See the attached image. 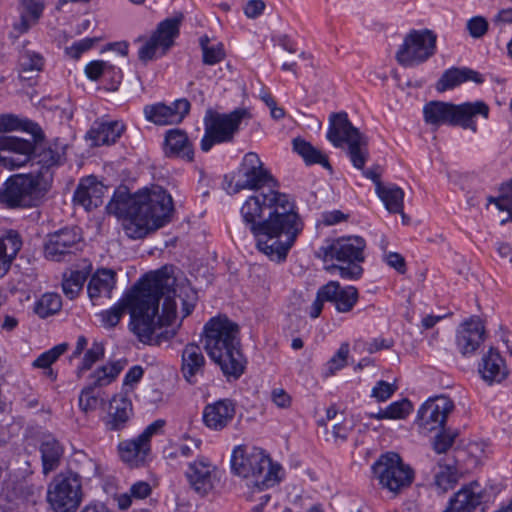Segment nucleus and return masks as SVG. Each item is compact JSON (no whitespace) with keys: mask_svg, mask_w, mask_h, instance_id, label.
Here are the masks:
<instances>
[{"mask_svg":"<svg viewBox=\"0 0 512 512\" xmlns=\"http://www.w3.org/2000/svg\"><path fill=\"white\" fill-rule=\"evenodd\" d=\"M237 188L268 192L250 196L240 212L249 226L260 252L272 261H283L303 229V223L288 195L276 190L278 182L264 167L259 156L247 153L239 169Z\"/></svg>","mask_w":512,"mask_h":512,"instance_id":"obj_1","label":"nucleus"},{"mask_svg":"<svg viewBox=\"0 0 512 512\" xmlns=\"http://www.w3.org/2000/svg\"><path fill=\"white\" fill-rule=\"evenodd\" d=\"M176 279L163 267L139 280L112 308L100 314L108 328L115 327L127 310L130 330L146 345L159 346L175 337L177 328L174 289Z\"/></svg>","mask_w":512,"mask_h":512,"instance_id":"obj_2","label":"nucleus"},{"mask_svg":"<svg viewBox=\"0 0 512 512\" xmlns=\"http://www.w3.org/2000/svg\"><path fill=\"white\" fill-rule=\"evenodd\" d=\"M106 211L122 220L129 238L141 239L168 223L174 207L171 195L160 186L144 189L134 195L122 186L114 192Z\"/></svg>","mask_w":512,"mask_h":512,"instance_id":"obj_3","label":"nucleus"},{"mask_svg":"<svg viewBox=\"0 0 512 512\" xmlns=\"http://www.w3.org/2000/svg\"><path fill=\"white\" fill-rule=\"evenodd\" d=\"M204 348L227 379L244 373L246 359L241 351L239 327L227 317L210 319L204 326Z\"/></svg>","mask_w":512,"mask_h":512,"instance_id":"obj_4","label":"nucleus"},{"mask_svg":"<svg viewBox=\"0 0 512 512\" xmlns=\"http://www.w3.org/2000/svg\"><path fill=\"white\" fill-rule=\"evenodd\" d=\"M231 468L259 490L273 487L282 479V467L257 447L237 446L231 455Z\"/></svg>","mask_w":512,"mask_h":512,"instance_id":"obj_5","label":"nucleus"},{"mask_svg":"<svg viewBox=\"0 0 512 512\" xmlns=\"http://www.w3.org/2000/svg\"><path fill=\"white\" fill-rule=\"evenodd\" d=\"M490 108L484 101L453 104L444 101H430L423 107L426 124L439 128L442 125L459 126L473 133L477 132L476 119L487 120Z\"/></svg>","mask_w":512,"mask_h":512,"instance_id":"obj_6","label":"nucleus"},{"mask_svg":"<svg viewBox=\"0 0 512 512\" xmlns=\"http://www.w3.org/2000/svg\"><path fill=\"white\" fill-rule=\"evenodd\" d=\"M50 188V176L47 173L16 174L9 177L0 189V202L9 208L31 207Z\"/></svg>","mask_w":512,"mask_h":512,"instance_id":"obj_7","label":"nucleus"},{"mask_svg":"<svg viewBox=\"0 0 512 512\" xmlns=\"http://www.w3.org/2000/svg\"><path fill=\"white\" fill-rule=\"evenodd\" d=\"M327 139L335 147L347 144L352 165L356 169L364 168L369 157L368 137L352 125L345 112L332 114Z\"/></svg>","mask_w":512,"mask_h":512,"instance_id":"obj_8","label":"nucleus"},{"mask_svg":"<svg viewBox=\"0 0 512 512\" xmlns=\"http://www.w3.org/2000/svg\"><path fill=\"white\" fill-rule=\"evenodd\" d=\"M251 118L246 108H237L230 113L208 111L204 117L205 133L201 139V150L208 152L215 144L233 141L243 120Z\"/></svg>","mask_w":512,"mask_h":512,"instance_id":"obj_9","label":"nucleus"},{"mask_svg":"<svg viewBox=\"0 0 512 512\" xmlns=\"http://www.w3.org/2000/svg\"><path fill=\"white\" fill-rule=\"evenodd\" d=\"M82 501L81 477L63 471L53 477L47 488V502L54 512H75Z\"/></svg>","mask_w":512,"mask_h":512,"instance_id":"obj_10","label":"nucleus"},{"mask_svg":"<svg viewBox=\"0 0 512 512\" xmlns=\"http://www.w3.org/2000/svg\"><path fill=\"white\" fill-rule=\"evenodd\" d=\"M372 469L381 487L395 495L408 488L415 476L414 470L394 452L381 455Z\"/></svg>","mask_w":512,"mask_h":512,"instance_id":"obj_11","label":"nucleus"},{"mask_svg":"<svg viewBox=\"0 0 512 512\" xmlns=\"http://www.w3.org/2000/svg\"><path fill=\"white\" fill-rule=\"evenodd\" d=\"M19 120L12 115L0 116V164L8 169L19 168L29 159L33 151L31 142L6 132L18 129Z\"/></svg>","mask_w":512,"mask_h":512,"instance_id":"obj_12","label":"nucleus"},{"mask_svg":"<svg viewBox=\"0 0 512 512\" xmlns=\"http://www.w3.org/2000/svg\"><path fill=\"white\" fill-rule=\"evenodd\" d=\"M436 41V34L429 29L411 30L405 35L395 58L406 68L423 64L435 54Z\"/></svg>","mask_w":512,"mask_h":512,"instance_id":"obj_13","label":"nucleus"},{"mask_svg":"<svg viewBox=\"0 0 512 512\" xmlns=\"http://www.w3.org/2000/svg\"><path fill=\"white\" fill-rule=\"evenodd\" d=\"M127 364V360H118L108 365H103L96 369L91 375V383L85 386L79 395V407L89 413L95 411L104 400L100 398L96 388L104 387L112 383Z\"/></svg>","mask_w":512,"mask_h":512,"instance_id":"obj_14","label":"nucleus"},{"mask_svg":"<svg viewBox=\"0 0 512 512\" xmlns=\"http://www.w3.org/2000/svg\"><path fill=\"white\" fill-rule=\"evenodd\" d=\"M182 16L179 18H167L160 22L155 32L151 35L138 51V57L142 62L152 60L159 49L165 54L174 44V39L179 35V27Z\"/></svg>","mask_w":512,"mask_h":512,"instance_id":"obj_15","label":"nucleus"},{"mask_svg":"<svg viewBox=\"0 0 512 512\" xmlns=\"http://www.w3.org/2000/svg\"><path fill=\"white\" fill-rule=\"evenodd\" d=\"M365 240L360 236L341 237L333 240L319 250L324 262L337 260L346 263H361L364 261Z\"/></svg>","mask_w":512,"mask_h":512,"instance_id":"obj_16","label":"nucleus"},{"mask_svg":"<svg viewBox=\"0 0 512 512\" xmlns=\"http://www.w3.org/2000/svg\"><path fill=\"white\" fill-rule=\"evenodd\" d=\"M453 409V401L446 396L429 399L418 410V425L427 432L443 429L447 417Z\"/></svg>","mask_w":512,"mask_h":512,"instance_id":"obj_17","label":"nucleus"},{"mask_svg":"<svg viewBox=\"0 0 512 512\" xmlns=\"http://www.w3.org/2000/svg\"><path fill=\"white\" fill-rule=\"evenodd\" d=\"M190 487L200 496H206L219 481L217 467L207 458L189 463L185 472Z\"/></svg>","mask_w":512,"mask_h":512,"instance_id":"obj_18","label":"nucleus"},{"mask_svg":"<svg viewBox=\"0 0 512 512\" xmlns=\"http://www.w3.org/2000/svg\"><path fill=\"white\" fill-rule=\"evenodd\" d=\"M486 336L485 326L478 316L463 321L456 331V347L465 357L475 354Z\"/></svg>","mask_w":512,"mask_h":512,"instance_id":"obj_19","label":"nucleus"},{"mask_svg":"<svg viewBox=\"0 0 512 512\" xmlns=\"http://www.w3.org/2000/svg\"><path fill=\"white\" fill-rule=\"evenodd\" d=\"M190 102L185 99H178L170 105L156 103L144 107L146 119L156 125H172L181 123L190 111Z\"/></svg>","mask_w":512,"mask_h":512,"instance_id":"obj_20","label":"nucleus"},{"mask_svg":"<svg viewBox=\"0 0 512 512\" xmlns=\"http://www.w3.org/2000/svg\"><path fill=\"white\" fill-rule=\"evenodd\" d=\"M80 235L75 228H64L48 236L44 251L46 258L61 261L65 255L78 250Z\"/></svg>","mask_w":512,"mask_h":512,"instance_id":"obj_21","label":"nucleus"},{"mask_svg":"<svg viewBox=\"0 0 512 512\" xmlns=\"http://www.w3.org/2000/svg\"><path fill=\"white\" fill-rule=\"evenodd\" d=\"M478 373L486 384L494 385L502 383L508 377L509 370L499 351L490 347L480 359Z\"/></svg>","mask_w":512,"mask_h":512,"instance_id":"obj_22","label":"nucleus"},{"mask_svg":"<svg viewBox=\"0 0 512 512\" xmlns=\"http://www.w3.org/2000/svg\"><path fill=\"white\" fill-rule=\"evenodd\" d=\"M235 414V403L231 399H220L204 407L202 419L207 428L221 431L232 422Z\"/></svg>","mask_w":512,"mask_h":512,"instance_id":"obj_23","label":"nucleus"},{"mask_svg":"<svg viewBox=\"0 0 512 512\" xmlns=\"http://www.w3.org/2000/svg\"><path fill=\"white\" fill-rule=\"evenodd\" d=\"M206 359L199 345L189 343L185 345L181 354L180 371L189 384H196L203 377Z\"/></svg>","mask_w":512,"mask_h":512,"instance_id":"obj_24","label":"nucleus"},{"mask_svg":"<svg viewBox=\"0 0 512 512\" xmlns=\"http://www.w3.org/2000/svg\"><path fill=\"white\" fill-rule=\"evenodd\" d=\"M107 188L94 176L83 179L74 193V202L89 211L103 203Z\"/></svg>","mask_w":512,"mask_h":512,"instance_id":"obj_25","label":"nucleus"},{"mask_svg":"<svg viewBox=\"0 0 512 512\" xmlns=\"http://www.w3.org/2000/svg\"><path fill=\"white\" fill-rule=\"evenodd\" d=\"M124 131V125L118 121H95L86 132L85 140L91 147L114 144Z\"/></svg>","mask_w":512,"mask_h":512,"instance_id":"obj_26","label":"nucleus"},{"mask_svg":"<svg viewBox=\"0 0 512 512\" xmlns=\"http://www.w3.org/2000/svg\"><path fill=\"white\" fill-rule=\"evenodd\" d=\"M466 81H473L477 84L484 82L483 76L470 68H450L446 70L436 83L438 92L453 89Z\"/></svg>","mask_w":512,"mask_h":512,"instance_id":"obj_27","label":"nucleus"},{"mask_svg":"<svg viewBox=\"0 0 512 512\" xmlns=\"http://www.w3.org/2000/svg\"><path fill=\"white\" fill-rule=\"evenodd\" d=\"M166 154L186 161H192L194 150L187 133L181 129H171L165 135Z\"/></svg>","mask_w":512,"mask_h":512,"instance_id":"obj_28","label":"nucleus"},{"mask_svg":"<svg viewBox=\"0 0 512 512\" xmlns=\"http://www.w3.org/2000/svg\"><path fill=\"white\" fill-rule=\"evenodd\" d=\"M132 414V404L124 396H114L109 405L105 425L110 431H118L125 427Z\"/></svg>","mask_w":512,"mask_h":512,"instance_id":"obj_29","label":"nucleus"},{"mask_svg":"<svg viewBox=\"0 0 512 512\" xmlns=\"http://www.w3.org/2000/svg\"><path fill=\"white\" fill-rule=\"evenodd\" d=\"M482 501V494L477 484L463 487L449 501L443 512H472Z\"/></svg>","mask_w":512,"mask_h":512,"instance_id":"obj_30","label":"nucleus"},{"mask_svg":"<svg viewBox=\"0 0 512 512\" xmlns=\"http://www.w3.org/2000/svg\"><path fill=\"white\" fill-rule=\"evenodd\" d=\"M116 273L112 269H98L88 283V295L92 301L99 297H110L116 283Z\"/></svg>","mask_w":512,"mask_h":512,"instance_id":"obj_31","label":"nucleus"},{"mask_svg":"<svg viewBox=\"0 0 512 512\" xmlns=\"http://www.w3.org/2000/svg\"><path fill=\"white\" fill-rule=\"evenodd\" d=\"M119 453L121 459L130 466H139L144 463L148 453L150 452V444H143L139 438L129 441L120 442Z\"/></svg>","mask_w":512,"mask_h":512,"instance_id":"obj_32","label":"nucleus"},{"mask_svg":"<svg viewBox=\"0 0 512 512\" xmlns=\"http://www.w3.org/2000/svg\"><path fill=\"white\" fill-rule=\"evenodd\" d=\"M293 149L303 158L307 165L319 164L325 169L332 171L327 155L314 147L310 142L299 137L295 138L293 140Z\"/></svg>","mask_w":512,"mask_h":512,"instance_id":"obj_33","label":"nucleus"},{"mask_svg":"<svg viewBox=\"0 0 512 512\" xmlns=\"http://www.w3.org/2000/svg\"><path fill=\"white\" fill-rule=\"evenodd\" d=\"M43 473L45 475L57 469L63 456V447L54 438L45 439L40 445Z\"/></svg>","mask_w":512,"mask_h":512,"instance_id":"obj_34","label":"nucleus"},{"mask_svg":"<svg viewBox=\"0 0 512 512\" xmlns=\"http://www.w3.org/2000/svg\"><path fill=\"white\" fill-rule=\"evenodd\" d=\"M44 58L42 55L28 47H24L19 56V76L28 80L42 71Z\"/></svg>","mask_w":512,"mask_h":512,"instance_id":"obj_35","label":"nucleus"},{"mask_svg":"<svg viewBox=\"0 0 512 512\" xmlns=\"http://www.w3.org/2000/svg\"><path fill=\"white\" fill-rule=\"evenodd\" d=\"M327 284L335 285V292L333 299L329 302L335 304L338 312L347 313L352 310L358 301V291L354 286H346L342 288L337 281H329Z\"/></svg>","mask_w":512,"mask_h":512,"instance_id":"obj_36","label":"nucleus"},{"mask_svg":"<svg viewBox=\"0 0 512 512\" xmlns=\"http://www.w3.org/2000/svg\"><path fill=\"white\" fill-rule=\"evenodd\" d=\"M375 191L390 213H402L404 191L400 187L396 185H378V189H375Z\"/></svg>","mask_w":512,"mask_h":512,"instance_id":"obj_37","label":"nucleus"},{"mask_svg":"<svg viewBox=\"0 0 512 512\" xmlns=\"http://www.w3.org/2000/svg\"><path fill=\"white\" fill-rule=\"evenodd\" d=\"M22 5L24 10L20 21L14 26L20 33L28 31L38 21L44 9L43 3L37 0H22Z\"/></svg>","mask_w":512,"mask_h":512,"instance_id":"obj_38","label":"nucleus"},{"mask_svg":"<svg viewBox=\"0 0 512 512\" xmlns=\"http://www.w3.org/2000/svg\"><path fill=\"white\" fill-rule=\"evenodd\" d=\"M28 141L30 142V140ZM31 143L33 145V151L31 152L29 159L24 164H26L31 159L35 160L38 164L42 166V168H45V171L41 172L47 173L50 176L51 181L52 175L49 172V168L59 164L61 157L64 154V151H60L58 147H56L55 149H53L52 147H48L41 149L39 152H36V147L33 141H31Z\"/></svg>","mask_w":512,"mask_h":512,"instance_id":"obj_39","label":"nucleus"},{"mask_svg":"<svg viewBox=\"0 0 512 512\" xmlns=\"http://www.w3.org/2000/svg\"><path fill=\"white\" fill-rule=\"evenodd\" d=\"M488 201L489 203H494L500 211L508 213V217L502 219L501 224L512 221V178L501 184L497 197H489Z\"/></svg>","mask_w":512,"mask_h":512,"instance_id":"obj_40","label":"nucleus"},{"mask_svg":"<svg viewBox=\"0 0 512 512\" xmlns=\"http://www.w3.org/2000/svg\"><path fill=\"white\" fill-rule=\"evenodd\" d=\"M62 307L61 296L57 293H45L37 301L35 313L41 318H46L60 311Z\"/></svg>","mask_w":512,"mask_h":512,"instance_id":"obj_41","label":"nucleus"},{"mask_svg":"<svg viewBox=\"0 0 512 512\" xmlns=\"http://www.w3.org/2000/svg\"><path fill=\"white\" fill-rule=\"evenodd\" d=\"M87 273L83 271H71L69 276H64L62 282L63 293L69 298L74 299L81 291L86 281Z\"/></svg>","mask_w":512,"mask_h":512,"instance_id":"obj_42","label":"nucleus"},{"mask_svg":"<svg viewBox=\"0 0 512 512\" xmlns=\"http://www.w3.org/2000/svg\"><path fill=\"white\" fill-rule=\"evenodd\" d=\"M457 482L456 471L450 466L439 465L438 471L434 476V486L441 492L445 493L452 489Z\"/></svg>","mask_w":512,"mask_h":512,"instance_id":"obj_43","label":"nucleus"},{"mask_svg":"<svg viewBox=\"0 0 512 512\" xmlns=\"http://www.w3.org/2000/svg\"><path fill=\"white\" fill-rule=\"evenodd\" d=\"M21 247L22 241L20 235L16 231L10 230L6 235L0 238V249L6 254V259L10 265Z\"/></svg>","mask_w":512,"mask_h":512,"instance_id":"obj_44","label":"nucleus"},{"mask_svg":"<svg viewBox=\"0 0 512 512\" xmlns=\"http://www.w3.org/2000/svg\"><path fill=\"white\" fill-rule=\"evenodd\" d=\"M334 292V284H325L318 289L316 298L309 309V315L311 318H317L321 314L324 301L329 302V300L333 299Z\"/></svg>","mask_w":512,"mask_h":512,"instance_id":"obj_45","label":"nucleus"},{"mask_svg":"<svg viewBox=\"0 0 512 512\" xmlns=\"http://www.w3.org/2000/svg\"><path fill=\"white\" fill-rule=\"evenodd\" d=\"M67 348H68V344H66V343H61V344L54 346L50 350L39 355L37 357V359L34 360V362L32 364L33 367L42 368V369L49 368L54 362H56L58 360V358L62 354H64L66 352Z\"/></svg>","mask_w":512,"mask_h":512,"instance_id":"obj_46","label":"nucleus"},{"mask_svg":"<svg viewBox=\"0 0 512 512\" xmlns=\"http://www.w3.org/2000/svg\"><path fill=\"white\" fill-rule=\"evenodd\" d=\"M104 356V347L101 343L94 342L83 357L81 366L77 370V376L81 377L82 373L89 370L95 362Z\"/></svg>","mask_w":512,"mask_h":512,"instance_id":"obj_47","label":"nucleus"},{"mask_svg":"<svg viewBox=\"0 0 512 512\" xmlns=\"http://www.w3.org/2000/svg\"><path fill=\"white\" fill-rule=\"evenodd\" d=\"M208 38L203 37L200 39V44L203 52V62L206 65H214L224 59L225 53L222 46H208Z\"/></svg>","mask_w":512,"mask_h":512,"instance_id":"obj_48","label":"nucleus"},{"mask_svg":"<svg viewBox=\"0 0 512 512\" xmlns=\"http://www.w3.org/2000/svg\"><path fill=\"white\" fill-rule=\"evenodd\" d=\"M325 270L328 272L338 270L340 277L347 280H357L363 274V268L359 263H348L347 266L332 264L326 266Z\"/></svg>","mask_w":512,"mask_h":512,"instance_id":"obj_49","label":"nucleus"},{"mask_svg":"<svg viewBox=\"0 0 512 512\" xmlns=\"http://www.w3.org/2000/svg\"><path fill=\"white\" fill-rule=\"evenodd\" d=\"M433 441V449L436 453L441 454L447 452L453 445L457 432L439 429Z\"/></svg>","mask_w":512,"mask_h":512,"instance_id":"obj_50","label":"nucleus"},{"mask_svg":"<svg viewBox=\"0 0 512 512\" xmlns=\"http://www.w3.org/2000/svg\"><path fill=\"white\" fill-rule=\"evenodd\" d=\"M348 353L349 345L347 343H343L337 353L327 362L328 375H333L346 365Z\"/></svg>","mask_w":512,"mask_h":512,"instance_id":"obj_51","label":"nucleus"},{"mask_svg":"<svg viewBox=\"0 0 512 512\" xmlns=\"http://www.w3.org/2000/svg\"><path fill=\"white\" fill-rule=\"evenodd\" d=\"M114 69L113 65L106 61L95 60L88 63L85 67V73L90 80H98L101 75Z\"/></svg>","mask_w":512,"mask_h":512,"instance_id":"obj_52","label":"nucleus"},{"mask_svg":"<svg viewBox=\"0 0 512 512\" xmlns=\"http://www.w3.org/2000/svg\"><path fill=\"white\" fill-rule=\"evenodd\" d=\"M489 24L482 16H474L466 23V29L473 38H481L488 31Z\"/></svg>","mask_w":512,"mask_h":512,"instance_id":"obj_53","label":"nucleus"},{"mask_svg":"<svg viewBox=\"0 0 512 512\" xmlns=\"http://www.w3.org/2000/svg\"><path fill=\"white\" fill-rule=\"evenodd\" d=\"M411 410V402L407 399H403L401 401L391 403L386 408V413H388L389 419H403L411 412Z\"/></svg>","mask_w":512,"mask_h":512,"instance_id":"obj_54","label":"nucleus"},{"mask_svg":"<svg viewBox=\"0 0 512 512\" xmlns=\"http://www.w3.org/2000/svg\"><path fill=\"white\" fill-rule=\"evenodd\" d=\"M98 41V37L85 38L74 42L66 51L72 58L78 59L82 53L91 49Z\"/></svg>","mask_w":512,"mask_h":512,"instance_id":"obj_55","label":"nucleus"},{"mask_svg":"<svg viewBox=\"0 0 512 512\" xmlns=\"http://www.w3.org/2000/svg\"><path fill=\"white\" fill-rule=\"evenodd\" d=\"M396 390V386L386 381L380 380L372 389V397L378 401H386L389 399Z\"/></svg>","mask_w":512,"mask_h":512,"instance_id":"obj_56","label":"nucleus"},{"mask_svg":"<svg viewBox=\"0 0 512 512\" xmlns=\"http://www.w3.org/2000/svg\"><path fill=\"white\" fill-rule=\"evenodd\" d=\"M265 7L263 0H249L243 7V12L247 18L256 19L263 14Z\"/></svg>","mask_w":512,"mask_h":512,"instance_id":"obj_57","label":"nucleus"},{"mask_svg":"<svg viewBox=\"0 0 512 512\" xmlns=\"http://www.w3.org/2000/svg\"><path fill=\"white\" fill-rule=\"evenodd\" d=\"M165 425V421L162 419L155 420L153 423L148 425L144 431L137 437L143 444H150V439L153 435L157 434L162 430Z\"/></svg>","mask_w":512,"mask_h":512,"instance_id":"obj_58","label":"nucleus"},{"mask_svg":"<svg viewBox=\"0 0 512 512\" xmlns=\"http://www.w3.org/2000/svg\"><path fill=\"white\" fill-rule=\"evenodd\" d=\"M385 260L387 264L394 268L398 273L404 274L406 272L405 259L399 253L390 252L386 255Z\"/></svg>","mask_w":512,"mask_h":512,"instance_id":"obj_59","label":"nucleus"},{"mask_svg":"<svg viewBox=\"0 0 512 512\" xmlns=\"http://www.w3.org/2000/svg\"><path fill=\"white\" fill-rule=\"evenodd\" d=\"M130 494L135 499H144L151 494V486L145 481H139L130 488Z\"/></svg>","mask_w":512,"mask_h":512,"instance_id":"obj_60","label":"nucleus"},{"mask_svg":"<svg viewBox=\"0 0 512 512\" xmlns=\"http://www.w3.org/2000/svg\"><path fill=\"white\" fill-rule=\"evenodd\" d=\"M144 370L141 366L135 365L132 368L129 369V371L126 373L123 384L132 386L136 383H138L142 376H143Z\"/></svg>","mask_w":512,"mask_h":512,"instance_id":"obj_61","label":"nucleus"},{"mask_svg":"<svg viewBox=\"0 0 512 512\" xmlns=\"http://www.w3.org/2000/svg\"><path fill=\"white\" fill-rule=\"evenodd\" d=\"M272 401L280 408H287L291 404V398L283 389H274L271 394Z\"/></svg>","mask_w":512,"mask_h":512,"instance_id":"obj_62","label":"nucleus"},{"mask_svg":"<svg viewBox=\"0 0 512 512\" xmlns=\"http://www.w3.org/2000/svg\"><path fill=\"white\" fill-rule=\"evenodd\" d=\"M393 346V340L384 338H375L367 343V351L369 353H375L382 349H389Z\"/></svg>","mask_w":512,"mask_h":512,"instance_id":"obj_63","label":"nucleus"},{"mask_svg":"<svg viewBox=\"0 0 512 512\" xmlns=\"http://www.w3.org/2000/svg\"><path fill=\"white\" fill-rule=\"evenodd\" d=\"M497 252L503 260L512 263V245L507 242H498L496 244Z\"/></svg>","mask_w":512,"mask_h":512,"instance_id":"obj_64","label":"nucleus"}]
</instances>
